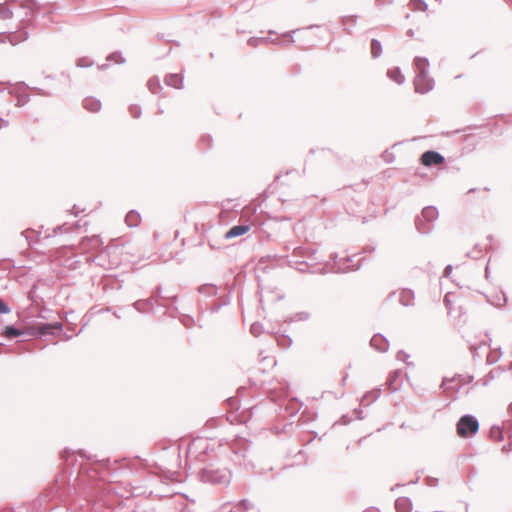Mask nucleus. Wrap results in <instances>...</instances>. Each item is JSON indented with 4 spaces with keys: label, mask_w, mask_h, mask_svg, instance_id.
I'll return each mask as SVG.
<instances>
[{
    "label": "nucleus",
    "mask_w": 512,
    "mask_h": 512,
    "mask_svg": "<svg viewBox=\"0 0 512 512\" xmlns=\"http://www.w3.org/2000/svg\"><path fill=\"white\" fill-rule=\"evenodd\" d=\"M27 38V35L25 32L21 33L20 36L18 37L17 35L13 34L9 37V42L12 44V45H15L23 40H25Z\"/></svg>",
    "instance_id": "f8f14e48"
},
{
    "label": "nucleus",
    "mask_w": 512,
    "mask_h": 512,
    "mask_svg": "<svg viewBox=\"0 0 512 512\" xmlns=\"http://www.w3.org/2000/svg\"><path fill=\"white\" fill-rule=\"evenodd\" d=\"M410 5L414 9L425 10L426 4L421 0H411Z\"/></svg>",
    "instance_id": "4468645a"
},
{
    "label": "nucleus",
    "mask_w": 512,
    "mask_h": 512,
    "mask_svg": "<svg viewBox=\"0 0 512 512\" xmlns=\"http://www.w3.org/2000/svg\"><path fill=\"white\" fill-rule=\"evenodd\" d=\"M502 451L505 453L512 451V443L509 442L507 445L503 446Z\"/></svg>",
    "instance_id": "dca6fc26"
},
{
    "label": "nucleus",
    "mask_w": 512,
    "mask_h": 512,
    "mask_svg": "<svg viewBox=\"0 0 512 512\" xmlns=\"http://www.w3.org/2000/svg\"><path fill=\"white\" fill-rule=\"evenodd\" d=\"M83 106L90 112H97L99 111L101 104L98 100L94 98H87L84 100Z\"/></svg>",
    "instance_id": "6e6552de"
},
{
    "label": "nucleus",
    "mask_w": 512,
    "mask_h": 512,
    "mask_svg": "<svg viewBox=\"0 0 512 512\" xmlns=\"http://www.w3.org/2000/svg\"><path fill=\"white\" fill-rule=\"evenodd\" d=\"M10 309L9 307L0 299V313L5 314L9 313Z\"/></svg>",
    "instance_id": "2eb2a0df"
},
{
    "label": "nucleus",
    "mask_w": 512,
    "mask_h": 512,
    "mask_svg": "<svg viewBox=\"0 0 512 512\" xmlns=\"http://www.w3.org/2000/svg\"><path fill=\"white\" fill-rule=\"evenodd\" d=\"M63 325L61 322H54L50 324H39L37 326H27L26 333L32 336L35 335H46L49 334L51 330H62Z\"/></svg>",
    "instance_id": "7ed1b4c3"
},
{
    "label": "nucleus",
    "mask_w": 512,
    "mask_h": 512,
    "mask_svg": "<svg viewBox=\"0 0 512 512\" xmlns=\"http://www.w3.org/2000/svg\"><path fill=\"white\" fill-rule=\"evenodd\" d=\"M192 446H193V444H190V445H189V447H188V453H190V452H191Z\"/></svg>",
    "instance_id": "a211bd4d"
},
{
    "label": "nucleus",
    "mask_w": 512,
    "mask_h": 512,
    "mask_svg": "<svg viewBox=\"0 0 512 512\" xmlns=\"http://www.w3.org/2000/svg\"><path fill=\"white\" fill-rule=\"evenodd\" d=\"M381 44L379 41L377 40H372L371 42V53L373 55V57H378L381 53Z\"/></svg>",
    "instance_id": "9b49d317"
},
{
    "label": "nucleus",
    "mask_w": 512,
    "mask_h": 512,
    "mask_svg": "<svg viewBox=\"0 0 512 512\" xmlns=\"http://www.w3.org/2000/svg\"><path fill=\"white\" fill-rule=\"evenodd\" d=\"M444 161V158L437 152L427 151L421 156V163L424 166L438 165Z\"/></svg>",
    "instance_id": "20e7f679"
},
{
    "label": "nucleus",
    "mask_w": 512,
    "mask_h": 512,
    "mask_svg": "<svg viewBox=\"0 0 512 512\" xmlns=\"http://www.w3.org/2000/svg\"><path fill=\"white\" fill-rule=\"evenodd\" d=\"M23 333H26V327L23 330H19L12 326H7L4 329L3 335L6 338L11 339V338L18 337V336L22 335Z\"/></svg>",
    "instance_id": "1a4fd4ad"
},
{
    "label": "nucleus",
    "mask_w": 512,
    "mask_h": 512,
    "mask_svg": "<svg viewBox=\"0 0 512 512\" xmlns=\"http://www.w3.org/2000/svg\"><path fill=\"white\" fill-rule=\"evenodd\" d=\"M141 221V217L138 212L136 211H130L127 213L125 217V222L129 227H136L139 225Z\"/></svg>",
    "instance_id": "0eeeda50"
},
{
    "label": "nucleus",
    "mask_w": 512,
    "mask_h": 512,
    "mask_svg": "<svg viewBox=\"0 0 512 512\" xmlns=\"http://www.w3.org/2000/svg\"><path fill=\"white\" fill-rule=\"evenodd\" d=\"M451 270H452V267L451 266H447L445 268V275L448 276L450 274Z\"/></svg>",
    "instance_id": "f3484780"
},
{
    "label": "nucleus",
    "mask_w": 512,
    "mask_h": 512,
    "mask_svg": "<svg viewBox=\"0 0 512 512\" xmlns=\"http://www.w3.org/2000/svg\"><path fill=\"white\" fill-rule=\"evenodd\" d=\"M436 214H437V211L433 207H427L422 212L423 217H425L429 220L434 218L436 216Z\"/></svg>",
    "instance_id": "ddd939ff"
},
{
    "label": "nucleus",
    "mask_w": 512,
    "mask_h": 512,
    "mask_svg": "<svg viewBox=\"0 0 512 512\" xmlns=\"http://www.w3.org/2000/svg\"><path fill=\"white\" fill-rule=\"evenodd\" d=\"M249 230H250V226H248V225L234 226L225 234V238L231 239L234 237H238V236L244 235Z\"/></svg>",
    "instance_id": "39448f33"
},
{
    "label": "nucleus",
    "mask_w": 512,
    "mask_h": 512,
    "mask_svg": "<svg viewBox=\"0 0 512 512\" xmlns=\"http://www.w3.org/2000/svg\"><path fill=\"white\" fill-rule=\"evenodd\" d=\"M414 64L419 71V74L414 81L415 90L419 93H425L432 89L433 86V81L428 78L425 73L426 67L428 65L427 60L423 58H416Z\"/></svg>",
    "instance_id": "f257e3e1"
},
{
    "label": "nucleus",
    "mask_w": 512,
    "mask_h": 512,
    "mask_svg": "<svg viewBox=\"0 0 512 512\" xmlns=\"http://www.w3.org/2000/svg\"><path fill=\"white\" fill-rule=\"evenodd\" d=\"M426 85H427L426 81L422 82V87H425Z\"/></svg>",
    "instance_id": "6ab92c4d"
},
{
    "label": "nucleus",
    "mask_w": 512,
    "mask_h": 512,
    "mask_svg": "<svg viewBox=\"0 0 512 512\" xmlns=\"http://www.w3.org/2000/svg\"><path fill=\"white\" fill-rule=\"evenodd\" d=\"M490 436L494 441H502L504 439L503 431L499 427H493L490 431Z\"/></svg>",
    "instance_id": "9d476101"
},
{
    "label": "nucleus",
    "mask_w": 512,
    "mask_h": 512,
    "mask_svg": "<svg viewBox=\"0 0 512 512\" xmlns=\"http://www.w3.org/2000/svg\"><path fill=\"white\" fill-rule=\"evenodd\" d=\"M479 430V423L473 416H462L457 425L456 431L459 437L467 438L477 433Z\"/></svg>",
    "instance_id": "f03ea898"
},
{
    "label": "nucleus",
    "mask_w": 512,
    "mask_h": 512,
    "mask_svg": "<svg viewBox=\"0 0 512 512\" xmlns=\"http://www.w3.org/2000/svg\"><path fill=\"white\" fill-rule=\"evenodd\" d=\"M165 83L174 88H181L183 77L180 74H170L166 76Z\"/></svg>",
    "instance_id": "423d86ee"
}]
</instances>
